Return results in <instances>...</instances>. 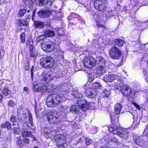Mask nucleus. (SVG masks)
<instances>
[{"label":"nucleus","mask_w":148,"mask_h":148,"mask_svg":"<svg viewBox=\"0 0 148 148\" xmlns=\"http://www.w3.org/2000/svg\"><path fill=\"white\" fill-rule=\"evenodd\" d=\"M2 96L0 94V100L2 99Z\"/></svg>","instance_id":"obj_58"},{"label":"nucleus","mask_w":148,"mask_h":148,"mask_svg":"<svg viewBox=\"0 0 148 148\" xmlns=\"http://www.w3.org/2000/svg\"><path fill=\"white\" fill-rule=\"evenodd\" d=\"M42 37V36H41L37 38L36 39V41L37 42H40L41 44H43V38Z\"/></svg>","instance_id":"obj_38"},{"label":"nucleus","mask_w":148,"mask_h":148,"mask_svg":"<svg viewBox=\"0 0 148 148\" xmlns=\"http://www.w3.org/2000/svg\"><path fill=\"white\" fill-rule=\"evenodd\" d=\"M106 0H94V5L95 9L98 11H102L106 8Z\"/></svg>","instance_id":"obj_6"},{"label":"nucleus","mask_w":148,"mask_h":148,"mask_svg":"<svg viewBox=\"0 0 148 148\" xmlns=\"http://www.w3.org/2000/svg\"><path fill=\"white\" fill-rule=\"evenodd\" d=\"M86 95L90 98L95 97L97 95V92L96 90L88 88L85 90Z\"/></svg>","instance_id":"obj_12"},{"label":"nucleus","mask_w":148,"mask_h":148,"mask_svg":"<svg viewBox=\"0 0 148 148\" xmlns=\"http://www.w3.org/2000/svg\"><path fill=\"white\" fill-rule=\"evenodd\" d=\"M109 54L112 58L118 60L120 59L121 55V52L119 48L116 47L111 48L109 51Z\"/></svg>","instance_id":"obj_5"},{"label":"nucleus","mask_w":148,"mask_h":148,"mask_svg":"<svg viewBox=\"0 0 148 148\" xmlns=\"http://www.w3.org/2000/svg\"><path fill=\"white\" fill-rule=\"evenodd\" d=\"M24 90L25 91L27 92L28 90V88L26 87H24Z\"/></svg>","instance_id":"obj_52"},{"label":"nucleus","mask_w":148,"mask_h":148,"mask_svg":"<svg viewBox=\"0 0 148 148\" xmlns=\"http://www.w3.org/2000/svg\"><path fill=\"white\" fill-rule=\"evenodd\" d=\"M22 143L21 138L20 137H18L16 138V143L18 145V146L21 147V144Z\"/></svg>","instance_id":"obj_40"},{"label":"nucleus","mask_w":148,"mask_h":148,"mask_svg":"<svg viewBox=\"0 0 148 148\" xmlns=\"http://www.w3.org/2000/svg\"><path fill=\"white\" fill-rule=\"evenodd\" d=\"M92 88L93 89H101L102 88V85L100 83L98 82H95L93 84Z\"/></svg>","instance_id":"obj_25"},{"label":"nucleus","mask_w":148,"mask_h":148,"mask_svg":"<svg viewBox=\"0 0 148 148\" xmlns=\"http://www.w3.org/2000/svg\"><path fill=\"white\" fill-rule=\"evenodd\" d=\"M18 25L20 26H26L27 24V22L25 20H18L17 21Z\"/></svg>","instance_id":"obj_29"},{"label":"nucleus","mask_w":148,"mask_h":148,"mask_svg":"<svg viewBox=\"0 0 148 148\" xmlns=\"http://www.w3.org/2000/svg\"><path fill=\"white\" fill-rule=\"evenodd\" d=\"M86 148H94V147L93 145H92V146H91L89 147H87Z\"/></svg>","instance_id":"obj_55"},{"label":"nucleus","mask_w":148,"mask_h":148,"mask_svg":"<svg viewBox=\"0 0 148 148\" xmlns=\"http://www.w3.org/2000/svg\"><path fill=\"white\" fill-rule=\"evenodd\" d=\"M44 32L45 36L47 37H53L54 36L55 34L54 31L49 29L45 30Z\"/></svg>","instance_id":"obj_21"},{"label":"nucleus","mask_w":148,"mask_h":148,"mask_svg":"<svg viewBox=\"0 0 148 148\" xmlns=\"http://www.w3.org/2000/svg\"><path fill=\"white\" fill-rule=\"evenodd\" d=\"M30 10H27V12L28 13L29 12H30Z\"/></svg>","instance_id":"obj_62"},{"label":"nucleus","mask_w":148,"mask_h":148,"mask_svg":"<svg viewBox=\"0 0 148 148\" xmlns=\"http://www.w3.org/2000/svg\"><path fill=\"white\" fill-rule=\"evenodd\" d=\"M31 76L32 77V79H33V74L32 73H31Z\"/></svg>","instance_id":"obj_61"},{"label":"nucleus","mask_w":148,"mask_h":148,"mask_svg":"<svg viewBox=\"0 0 148 148\" xmlns=\"http://www.w3.org/2000/svg\"><path fill=\"white\" fill-rule=\"evenodd\" d=\"M86 144L87 145H90L91 143L92 140L90 139L87 138L86 139Z\"/></svg>","instance_id":"obj_44"},{"label":"nucleus","mask_w":148,"mask_h":148,"mask_svg":"<svg viewBox=\"0 0 148 148\" xmlns=\"http://www.w3.org/2000/svg\"><path fill=\"white\" fill-rule=\"evenodd\" d=\"M116 77L114 74L106 75L104 77L103 79L105 82H112Z\"/></svg>","instance_id":"obj_16"},{"label":"nucleus","mask_w":148,"mask_h":148,"mask_svg":"<svg viewBox=\"0 0 148 148\" xmlns=\"http://www.w3.org/2000/svg\"><path fill=\"white\" fill-rule=\"evenodd\" d=\"M130 134L128 130L123 129L120 130L117 135L121 138L126 139Z\"/></svg>","instance_id":"obj_13"},{"label":"nucleus","mask_w":148,"mask_h":148,"mask_svg":"<svg viewBox=\"0 0 148 148\" xmlns=\"http://www.w3.org/2000/svg\"><path fill=\"white\" fill-rule=\"evenodd\" d=\"M84 64L86 67L89 68H92L95 66L96 60L93 57H88L84 60Z\"/></svg>","instance_id":"obj_7"},{"label":"nucleus","mask_w":148,"mask_h":148,"mask_svg":"<svg viewBox=\"0 0 148 148\" xmlns=\"http://www.w3.org/2000/svg\"><path fill=\"white\" fill-rule=\"evenodd\" d=\"M78 106L73 105L70 108V111L73 112L74 113L76 114L79 112L81 109L82 110L86 111L88 109L90 103H87V101L83 99H78L77 102Z\"/></svg>","instance_id":"obj_1"},{"label":"nucleus","mask_w":148,"mask_h":148,"mask_svg":"<svg viewBox=\"0 0 148 148\" xmlns=\"http://www.w3.org/2000/svg\"><path fill=\"white\" fill-rule=\"evenodd\" d=\"M109 93V91L106 90H104L102 92V95L103 97H108Z\"/></svg>","instance_id":"obj_36"},{"label":"nucleus","mask_w":148,"mask_h":148,"mask_svg":"<svg viewBox=\"0 0 148 148\" xmlns=\"http://www.w3.org/2000/svg\"><path fill=\"white\" fill-rule=\"evenodd\" d=\"M45 133L47 134H50V135H53V133H55L56 131L54 130H51V129L46 128L44 130Z\"/></svg>","instance_id":"obj_30"},{"label":"nucleus","mask_w":148,"mask_h":148,"mask_svg":"<svg viewBox=\"0 0 148 148\" xmlns=\"http://www.w3.org/2000/svg\"><path fill=\"white\" fill-rule=\"evenodd\" d=\"M48 0H40L39 1L40 4L45 5L47 3Z\"/></svg>","instance_id":"obj_41"},{"label":"nucleus","mask_w":148,"mask_h":148,"mask_svg":"<svg viewBox=\"0 0 148 148\" xmlns=\"http://www.w3.org/2000/svg\"><path fill=\"white\" fill-rule=\"evenodd\" d=\"M26 44L27 45H32L33 44V40L30 38L28 39L27 40Z\"/></svg>","instance_id":"obj_39"},{"label":"nucleus","mask_w":148,"mask_h":148,"mask_svg":"<svg viewBox=\"0 0 148 148\" xmlns=\"http://www.w3.org/2000/svg\"><path fill=\"white\" fill-rule=\"evenodd\" d=\"M24 142L26 144H28L29 143V139L25 138L24 139Z\"/></svg>","instance_id":"obj_50"},{"label":"nucleus","mask_w":148,"mask_h":148,"mask_svg":"<svg viewBox=\"0 0 148 148\" xmlns=\"http://www.w3.org/2000/svg\"><path fill=\"white\" fill-rule=\"evenodd\" d=\"M20 39L21 40V42L23 43H24L25 42V34L24 33H22L20 36Z\"/></svg>","instance_id":"obj_34"},{"label":"nucleus","mask_w":148,"mask_h":148,"mask_svg":"<svg viewBox=\"0 0 148 148\" xmlns=\"http://www.w3.org/2000/svg\"><path fill=\"white\" fill-rule=\"evenodd\" d=\"M36 11V9H35L33 12V16L35 14Z\"/></svg>","instance_id":"obj_54"},{"label":"nucleus","mask_w":148,"mask_h":148,"mask_svg":"<svg viewBox=\"0 0 148 148\" xmlns=\"http://www.w3.org/2000/svg\"><path fill=\"white\" fill-rule=\"evenodd\" d=\"M35 28H42L44 27L43 22L39 21H36L34 22Z\"/></svg>","instance_id":"obj_20"},{"label":"nucleus","mask_w":148,"mask_h":148,"mask_svg":"<svg viewBox=\"0 0 148 148\" xmlns=\"http://www.w3.org/2000/svg\"><path fill=\"white\" fill-rule=\"evenodd\" d=\"M20 130L23 137H31L32 136V134L31 132L29 131H26V128L24 127H23Z\"/></svg>","instance_id":"obj_15"},{"label":"nucleus","mask_w":148,"mask_h":148,"mask_svg":"<svg viewBox=\"0 0 148 148\" xmlns=\"http://www.w3.org/2000/svg\"><path fill=\"white\" fill-rule=\"evenodd\" d=\"M13 130L14 131V133L15 134H19V131L17 129L14 128L13 129Z\"/></svg>","instance_id":"obj_46"},{"label":"nucleus","mask_w":148,"mask_h":148,"mask_svg":"<svg viewBox=\"0 0 148 148\" xmlns=\"http://www.w3.org/2000/svg\"><path fill=\"white\" fill-rule=\"evenodd\" d=\"M1 127L2 128H6L8 130L11 129L10 123L8 121H6L5 123H2Z\"/></svg>","instance_id":"obj_24"},{"label":"nucleus","mask_w":148,"mask_h":148,"mask_svg":"<svg viewBox=\"0 0 148 148\" xmlns=\"http://www.w3.org/2000/svg\"><path fill=\"white\" fill-rule=\"evenodd\" d=\"M40 62L41 66L44 67L52 68L54 64L53 59L51 57L48 56L42 58Z\"/></svg>","instance_id":"obj_4"},{"label":"nucleus","mask_w":148,"mask_h":148,"mask_svg":"<svg viewBox=\"0 0 148 148\" xmlns=\"http://www.w3.org/2000/svg\"><path fill=\"white\" fill-rule=\"evenodd\" d=\"M10 120L11 122H16V118L15 116L14 115H12L10 118Z\"/></svg>","instance_id":"obj_37"},{"label":"nucleus","mask_w":148,"mask_h":148,"mask_svg":"<svg viewBox=\"0 0 148 148\" xmlns=\"http://www.w3.org/2000/svg\"><path fill=\"white\" fill-rule=\"evenodd\" d=\"M62 97L56 94H53L48 95L46 101V104L49 107H54L59 104L63 101Z\"/></svg>","instance_id":"obj_2"},{"label":"nucleus","mask_w":148,"mask_h":148,"mask_svg":"<svg viewBox=\"0 0 148 148\" xmlns=\"http://www.w3.org/2000/svg\"><path fill=\"white\" fill-rule=\"evenodd\" d=\"M74 96L77 98H81L83 97V94L82 92L81 93L78 92V91H75L73 93Z\"/></svg>","instance_id":"obj_31"},{"label":"nucleus","mask_w":148,"mask_h":148,"mask_svg":"<svg viewBox=\"0 0 148 148\" xmlns=\"http://www.w3.org/2000/svg\"><path fill=\"white\" fill-rule=\"evenodd\" d=\"M90 78H91V80H93V79H94V78H93V77H91H91H90Z\"/></svg>","instance_id":"obj_59"},{"label":"nucleus","mask_w":148,"mask_h":148,"mask_svg":"<svg viewBox=\"0 0 148 148\" xmlns=\"http://www.w3.org/2000/svg\"><path fill=\"white\" fill-rule=\"evenodd\" d=\"M17 116L19 119H21V118L19 117L20 116L18 115V113L17 114Z\"/></svg>","instance_id":"obj_57"},{"label":"nucleus","mask_w":148,"mask_h":148,"mask_svg":"<svg viewBox=\"0 0 148 148\" xmlns=\"http://www.w3.org/2000/svg\"><path fill=\"white\" fill-rule=\"evenodd\" d=\"M11 91L7 88H4L3 91V93L5 96H8V95L10 94Z\"/></svg>","instance_id":"obj_32"},{"label":"nucleus","mask_w":148,"mask_h":148,"mask_svg":"<svg viewBox=\"0 0 148 148\" xmlns=\"http://www.w3.org/2000/svg\"><path fill=\"white\" fill-rule=\"evenodd\" d=\"M28 115L29 116V123L32 126H34V123H33V118L32 114L31 113H29L28 114Z\"/></svg>","instance_id":"obj_33"},{"label":"nucleus","mask_w":148,"mask_h":148,"mask_svg":"<svg viewBox=\"0 0 148 148\" xmlns=\"http://www.w3.org/2000/svg\"><path fill=\"white\" fill-rule=\"evenodd\" d=\"M114 42L116 45L119 46H123L124 43V42L123 40L119 39H115Z\"/></svg>","instance_id":"obj_28"},{"label":"nucleus","mask_w":148,"mask_h":148,"mask_svg":"<svg viewBox=\"0 0 148 148\" xmlns=\"http://www.w3.org/2000/svg\"><path fill=\"white\" fill-rule=\"evenodd\" d=\"M58 148H65V147L63 144H62Z\"/></svg>","instance_id":"obj_51"},{"label":"nucleus","mask_w":148,"mask_h":148,"mask_svg":"<svg viewBox=\"0 0 148 148\" xmlns=\"http://www.w3.org/2000/svg\"><path fill=\"white\" fill-rule=\"evenodd\" d=\"M29 50L30 51V52L33 51V49H34V47H33V45H29Z\"/></svg>","instance_id":"obj_49"},{"label":"nucleus","mask_w":148,"mask_h":148,"mask_svg":"<svg viewBox=\"0 0 148 148\" xmlns=\"http://www.w3.org/2000/svg\"><path fill=\"white\" fill-rule=\"evenodd\" d=\"M27 69H28V66H27Z\"/></svg>","instance_id":"obj_63"},{"label":"nucleus","mask_w":148,"mask_h":148,"mask_svg":"<svg viewBox=\"0 0 148 148\" xmlns=\"http://www.w3.org/2000/svg\"><path fill=\"white\" fill-rule=\"evenodd\" d=\"M45 89L47 92H52L54 91L53 87L52 85H48L43 86L42 90Z\"/></svg>","instance_id":"obj_23"},{"label":"nucleus","mask_w":148,"mask_h":148,"mask_svg":"<svg viewBox=\"0 0 148 148\" xmlns=\"http://www.w3.org/2000/svg\"><path fill=\"white\" fill-rule=\"evenodd\" d=\"M52 13L51 11L47 9L40 10L38 13V14L39 17L45 18L49 16Z\"/></svg>","instance_id":"obj_11"},{"label":"nucleus","mask_w":148,"mask_h":148,"mask_svg":"<svg viewBox=\"0 0 148 148\" xmlns=\"http://www.w3.org/2000/svg\"><path fill=\"white\" fill-rule=\"evenodd\" d=\"M101 148H112L108 146H103Z\"/></svg>","instance_id":"obj_53"},{"label":"nucleus","mask_w":148,"mask_h":148,"mask_svg":"<svg viewBox=\"0 0 148 148\" xmlns=\"http://www.w3.org/2000/svg\"><path fill=\"white\" fill-rule=\"evenodd\" d=\"M53 75H54L55 76L54 77V79L55 78H59L61 77V76H62L60 74L59 75H58V74H54Z\"/></svg>","instance_id":"obj_47"},{"label":"nucleus","mask_w":148,"mask_h":148,"mask_svg":"<svg viewBox=\"0 0 148 148\" xmlns=\"http://www.w3.org/2000/svg\"><path fill=\"white\" fill-rule=\"evenodd\" d=\"M43 80L45 82H48L53 79L55 76L50 74L46 73L45 72H43L42 74Z\"/></svg>","instance_id":"obj_14"},{"label":"nucleus","mask_w":148,"mask_h":148,"mask_svg":"<svg viewBox=\"0 0 148 148\" xmlns=\"http://www.w3.org/2000/svg\"><path fill=\"white\" fill-rule=\"evenodd\" d=\"M111 123L110 126L108 130L111 133L114 134H117L120 130V127L118 125L117 122L115 120L112 121L111 118Z\"/></svg>","instance_id":"obj_8"},{"label":"nucleus","mask_w":148,"mask_h":148,"mask_svg":"<svg viewBox=\"0 0 148 148\" xmlns=\"http://www.w3.org/2000/svg\"><path fill=\"white\" fill-rule=\"evenodd\" d=\"M113 14L111 9H108L106 10L105 13V16L107 18H108L113 16Z\"/></svg>","instance_id":"obj_26"},{"label":"nucleus","mask_w":148,"mask_h":148,"mask_svg":"<svg viewBox=\"0 0 148 148\" xmlns=\"http://www.w3.org/2000/svg\"><path fill=\"white\" fill-rule=\"evenodd\" d=\"M132 103L135 106V107L137 109L139 110H140V108L139 105H138V104H137L135 102H133Z\"/></svg>","instance_id":"obj_48"},{"label":"nucleus","mask_w":148,"mask_h":148,"mask_svg":"<svg viewBox=\"0 0 148 148\" xmlns=\"http://www.w3.org/2000/svg\"><path fill=\"white\" fill-rule=\"evenodd\" d=\"M33 140L34 141L36 140V138L35 137L33 136Z\"/></svg>","instance_id":"obj_56"},{"label":"nucleus","mask_w":148,"mask_h":148,"mask_svg":"<svg viewBox=\"0 0 148 148\" xmlns=\"http://www.w3.org/2000/svg\"><path fill=\"white\" fill-rule=\"evenodd\" d=\"M36 83V82H34L33 83V86L34 87V90L35 91L42 92L43 91L42 88L43 86H40L39 87H38L37 86H34L35 84Z\"/></svg>","instance_id":"obj_27"},{"label":"nucleus","mask_w":148,"mask_h":148,"mask_svg":"<svg viewBox=\"0 0 148 148\" xmlns=\"http://www.w3.org/2000/svg\"><path fill=\"white\" fill-rule=\"evenodd\" d=\"M135 143L140 146H143L144 145V142L141 137L139 136L136 137L134 140Z\"/></svg>","instance_id":"obj_17"},{"label":"nucleus","mask_w":148,"mask_h":148,"mask_svg":"<svg viewBox=\"0 0 148 148\" xmlns=\"http://www.w3.org/2000/svg\"><path fill=\"white\" fill-rule=\"evenodd\" d=\"M50 41H49V42ZM47 42H48V40H47Z\"/></svg>","instance_id":"obj_64"},{"label":"nucleus","mask_w":148,"mask_h":148,"mask_svg":"<svg viewBox=\"0 0 148 148\" xmlns=\"http://www.w3.org/2000/svg\"><path fill=\"white\" fill-rule=\"evenodd\" d=\"M8 105L10 107H13L14 105V102L12 101H10L8 102Z\"/></svg>","instance_id":"obj_43"},{"label":"nucleus","mask_w":148,"mask_h":148,"mask_svg":"<svg viewBox=\"0 0 148 148\" xmlns=\"http://www.w3.org/2000/svg\"><path fill=\"white\" fill-rule=\"evenodd\" d=\"M47 120L51 124H59L60 123L59 115L56 111L49 112L46 114Z\"/></svg>","instance_id":"obj_3"},{"label":"nucleus","mask_w":148,"mask_h":148,"mask_svg":"<svg viewBox=\"0 0 148 148\" xmlns=\"http://www.w3.org/2000/svg\"><path fill=\"white\" fill-rule=\"evenodd\" d=\"M122 107V106L121 104L120 103H117L114 107V112L115 114H119L120 113Z\"/></svg>","instance_id":"obj_18"},{"label":"nucleus","mask_w":148,"mask_h":148,"mask_svg":"<svg viewBox=\"0 0 148 148\" xmlns=\"http://www.w3.org/2000/svg\"><path fill=\"white\" fill-rule=\"evenodd\" d=\"M97 25L98 28H102L103 29H105L106 28L105 25L100 24H97Z\"/></svg>","instance_id":"obj_45"},{"label":"nucleus","mask_w":148,"mask_h":148,"mask_svg":"<svg viewBox=\"0 0 148 148\" xmlns=\"http://www.w3.org/2000/svg\"><path fill=\"white\" fill-rule=\"evenodd\" d=\"M106 72V68L105 65H100L98 66L96 71V73L101 75L105 73Z\"/></svg>","instance_id":"obj_19"},{"label":"nucleus","mask_w":148,"mask_h":148,"mask_svg":"<svg viewBox=\"0 0 148 148\" xmlns=\"http://www.w3.org/2000/svg\"><path fill=\"white\" fill-rule=\"evenodd\" d=\"M34 148H39L38 147L36 146H35L34 147Z\"/></svg>","instance_id":"obj_60"},{"label":"nucleus","mask_w":148,"mask_h":148,"mask_svg":"<svg viewBox=\"0 0 148 148\" xmlns=\"http://www.w3.org/2000/svg\"><path fill=\"white\" fill-rule=\"evenodd\" d=\"M31 56L33 57H35L37 55L36 53L34 51L30 52Z\"/></svg>","instance_id":"obj_42"},{"label":"nucleus","mask_w":148,"mask_h":148,"mask_svg":"<svg viewBox=\"0 0 148 148\" xmlns=\"http://www.w3.org/2000/svg\"><path fill=\"white\" fill-rule=\"evenodd\" d=\"M55 44L51 42H47L46 44H43L41 46L42 50L46 52L52 51L54 49Z\"/></svg>","instance_id":"obj_9"},{"label":"nucleus","mask_w":148,"mask_h":148,"mask_svg":"<svg viewBox=\"0 0 148 148\" xmlns=\"http://www.w3.org/2000/svg\"><path fill=\"white\" fill-rule=\"evenodd\" d=\"M121 91L123 95L126 96H130L132 94L131 90L127 85L121 86Z\"/></svg>","instance_id":"obj_10"},{"label":"nucleus","mask_w":148,"mask_h":148,"mask_svg":"<svg viewBox=\"0 0 148 148\" xmlns=\"http://www.w3.org/2000/svg\"><path fill=\"white\" fill-rule=\"evenodd\" d=\"M26 10L24 9H21L19 12L18 14L21 16H23L26 13Z\"/></svg>","instance_id":"obj_35"},{"label":"nucleus","mask_w":148,"mask_h":148,"mask_svg":"<svg viewBox=\"0 0 148 148\" xmlns=\"http://www.w3.org/2000/svg\"><path fill=\"white\" fill-rule=\"evenodd\" d=\"M97 61V64H98L99 66L102 65H105V60L101 56H99L97 57L96 60Z\"/></svg>","instance_id":"obj_22"}]
</instances>
